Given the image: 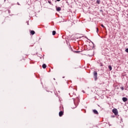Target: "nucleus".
Listing matches in <instances>:
<instances>
[{
	"instance_id": "obj_1",
	"label": "nucleus",
	"mask_w": 128,
	"mask_h": 128,
	"mask_svg": "<svg viewBox=\"0 0 128 128\" xmlns=\"http://www.w3.org/2000/svg\"><path fill=\"white\" fill-rule=\"evenodd\" d=\"M69 95L70 96H76V94L74 93V89H72L70 90Z\"/></svg>"
},
{
	"instance_id": "obj_2",
	"label": "nucleus",
	"mask_w": 128,
	"mask_h": 128,
	"mask_svg": "<svg viewBox=\"0 0 128 128\" xmlns=\"http://www.w3.org/2000/svg\"><path fill=\"white\" fill-rule=\"evenodd\" d=\"M93 74L94 80H98V72H96V71H94L93 72Z\"/></svg>"
},
{
	"instance_id": "obj_3",
	"label": "nucleus",
	"mask_w": 128,
	"mask_h": 128,
	"mask_svg": "<svg viewBox=\"0 0 128 128\" xmlns=\"http://www.w3.org/2000/svg\"><path fill=\"white\" fill-rule=\"evenodd\" d=\"M112 112L116 115L118 116V109L116 108H114L112 110Z\"/></svg>"
},
{
	"instance_id": "obj_4",
	"label": "nucleus",
	"mask_w": 128,
	"mask_h": 128,
	"mask_svg": "<svg viewBox=\"0 0 128 128\" xmlns=\"http://www.w3.org/2000/svg\"><path fill=\"white\" fill-rule=\"evenodd\" d=\"M56 12H60L62 10V8L60 7L56 6Z\"/></svg>"
},
{
	"instance_id": "obj_5",
	"label": "nucleus",
	"mask_w": 128,
	"mask_h": 128,
	"mask_svg": "<svg viewBox=\"0 0 128 128\" xmlns=\"http://www.w3.org/2000/svg\"><path fill=\"white\" fill-rule=\"evenodd\" d=\"M122 100H123V102H128V98L124 97L122 98Z\"/></svg>"
},
{
	"instance_id": "obj_6",
	"label": "nucleus",
	"mask_w": 128,
	"mask_h": 128,
	"mask_svg": "<svg viewBox=\"0 0 128 128\" xmlns=\"http://www.w3.org/2000/svg\"><path fill=\"white\" fill-rule=\"evenodd\" d=\"M63 115H64V112L62 111H60L59 112V116H62Z\"/></svg>"
},
{
	"instance_id": "obj_7",
	"label": "nucleus",
	"mask_w": 128,
	"mask_h": 128,
	"mask_svg": "<svg viewBox=\"0 0 128 128\" xmlns=\"http://www.w3.org/2000/svg\"><path fill=\"white\" fill-rule=\"evenodd\" d=\"M93 112H94L95 114H98V110H93Z\"/></svg>"
},
{
	"instance_id": "obj_8",
	"label": "nucleus",
	"mask_w": 128,
	"mask_h": 128,
	"mask_svg": "<svg viewBox=\"0 0 128 128\" xmlns=\"http://www.w3.org/2000/svg\"><path fill=\"white\" fill-rule=\"evenodd\" d=\"M30 34H31L34 35V34H36V32H34V30H31Z\"/></svg>"
},
{
	"instance_id": "obj_9",
	"label": "nucleus",
	"mask_w": 128,
	"mask_h": 128,
	"mask_svg": "<svg viewBox=\"0 0 128 128\" xmlns=\"http://www.w3.org/2000/svg\"><path fill=\"white\" fill-rule=\"evenodd\" d=\"M43 68H46V64H43L42 66Z\"/></svg>"
},
{
	"instance_id": "obj_10",
	"label": "nucleus",
	"mask_w": 128,
	"mask_h": 128,
	"mask_svg": "<svg viewBox=\"0 0 128 128\" xmlns=\"http://www.w3.org/2000/svg\"><path fill=\"white\" fill-rule=\"evenodd\" d=\"M108 68L110 70H112V66H108Z\"/></svg>"
},
{
	"instance_id": "obj_11",
	"label": "nucleus",
	"mask_w": 128,
	"mask_h": 128,
	"mask_svg": "<svg viewBox=\"0 0 128 128\" xmlns=\"http://www.w3.org/2000/svg\"><path fill=\"white\" fill-rule=\"evenodd\" d=\"M56 32L55 30L52 31V36H56Z\"/></svg>"
},
{
	"instance_id": "obj_12",
	"label": "nucleus",
	"mask_w": 128,
	"mask_h": 128,
	"mask_svg": "<svg viewBox=\"0 0 128 128\" xmlns=\"http://www.w3.org/2000/svg\"><path fill=\"white\" fill-rule=\"evenodd\" d=\"M96 2H97V4H100V0H96Z\"/></svg>"
},
{
	"instance_id": "obj_13",
	"label": "nucleus",
	"mask_w": 128,
	"mask_h": 128,
	"mask_svg": "<svg viewBox=\"0 0 128 128\" xmlns=\"http://www.w3.org/2000/svg\"><path fill=\"white\" fill-rule=\"evenodd\" d=\"M120 88L122 90H124V88L123 86L120 87Z\"/></svg>"
},
{
	"instance_id": "obj_14",
	"label": "nucleus",
	"mask_w": 128,
	"mask_h": 128,
	"mask_svg": "<svg viewBox=\"0 0 128 128\" xmlns=\"http://www.w3.org/2000/svg\"><path fill=\"white\" fill-rule=\"evenodd\" d=\"M125 52H128V48L125 50Z\"/></svg>"
},
{
	"instance_id": "obj_15",
	"label": "nucleus",
	"mask_w": 128,
	"mask_h": 128,
	"mask_svg": "<svg viewBox=\"0 0 128 128\" xmlns=\"http://www.w3.org/2000/svg\"><path fill=\"white\" fill-rule=\"evenodd\" d=\"M122 118L120 119V123L122 124Z\"/></svg>"
},
{
	"instance_id": "obj_16",
	"label": "nucleus",
	"mask_w": 128,
	"mask_h": 128,
	"mask_svg": "<svg viewBox=\"0 0 128 128\" xmlns=\"http://www.w3.org/2000/svg\"><path fill=\"white\" fill-rule=\"evenodd\" d=\"M101 26H102V28H106V27L104 26V24H102V25H101Z\"/></svg>"
},
{
	"instance_id": "obj_17",
	"label": "nucleus",
	"mask_w": 128,
	"mask_h": 128,
	"mask_svg": "<svg viewBox=\"0 0 128 128\" xmlns=\"http://www.w3.org/2000/svg\"><path fill=\"white\" fill-rule=\"evenodd\" d=\"M48 4H52V2H50V1H48Z\"/></svg>"
},
{
	"instance_id": "obj_18",
	"label": "nucleus",
	"mask_w": 128,
	"mask_h": 128,
	"mask_svg": "<svg viewBox=\"0 0 128 128\" xmlns=\"http://www.w3.org/2000/svg\"><path fill=\"white\" fill-rule=\"evenodd\" d=\"M96 32H98V28H96Z\"/></svg>"
},
{
	"instance_id": "obj_19",
	"label": "nucleus",
	"mask_w": 128,
	"mask_h": 128,
	"mask_svg": "<svg viewBox=\"0 0 128 128\" xmlns=\"http://www.w3.org/2000/svg\"><path fill=\"white\" fill-rule=\"evenodd\" d=\"M103 66V65H102V63H100V66Z\"/></svg>"
},
{
	"instance_id": "obj_20",
	"label": "nucleus",
	"mask_w": 128,
	"mask_h": 128,
	"mask_svg": "<svg viewBox=\"0 0 128 128\" xmlns=\"http://www.w3.org/2000/svg\"><path fill=\"white\" fill-rule=\"evenodd\" d=\"M17 4L18 6H20V3L18 2H17Z\"/></svg>"
},
{
	"instance_id": "obj_21",
	"label": "nucleus",
	"mask_w": 128,
	"mask_h": 128,
	"mask_svg": "<svg viewBox=\"0 0 128 128\" xmlns=\"http://www.w3.org/2000/svg\"><path fill=\"white\" fill-rule=\"evenodd\" d=\"M60 108H64L62 106H60Z\"/></svg>"
},
{
	"instance_id": "obj_22",
	"label": "nucleus",
	"mask_w": 128,
	"mask_h": 128,
	"mask_svg": "<svg viewBox=\"0 0 128 128\" xmlns=\"http://www.w3.org/2000/svg\"><path fill=\"white\" fill-rule=\"evenodd\" d=\"M57 2H60V0H56Z\"/></svg>"
},
{
	"instance_id": "obj_23",
	"label": "nucleus",
	"mask_w": 128,
	"mask_h": 128,
	"mask_svg": "<svg viewBox=\"0 0 128 128\" xmlns=\"http://www.w3.org/2000/svg\"><path fill=\"white\" fill-rule=\"evenodd\" d=\"M54 80H56V78H54Z\"/></svg>"
},
{
	"instance_id": "obj_24",
	"label": "nucleus",
	"mask_w": 128,
	"mask_h": 128,
	"mask_svg": "<svg viewBox=\"0 0 128 128\" xmlns=\"http://www.w3.org/2000/svg\"><path fill=\"white\" fill-rule=\"evenodd\" d=\"M82 92H84V90H82Z\"/></svg>"
},
{
	"instance_id": "obj_25",
	"label": "nucleus",
	"mask_w": 128,
	"mask_h": 128,
	"mask_svg": "<svg viewBox=\"0 0 128 128\" xmlns=\"http://www.w3.org/2000/svg\"><path fill=\"white\" fill-rule=\"evenodd\" d=\"M62 78H64V77H62Z\"/></svg>"
},
{
	"instance_id": "obj_26",
	"label": "nucleus",
	"mask_w": 128,
	"mask_h": 128,
	"mask_svg": "<svg viewBox=\"0 0 128 128\" xmlns=\"http://www.w3.org/2000/svg\"><path fill=\"white\" fill-rule=\"evenodd\" d=\"M4 2H6V0H4Z\"/></svg>"
}]
</instances>
